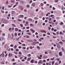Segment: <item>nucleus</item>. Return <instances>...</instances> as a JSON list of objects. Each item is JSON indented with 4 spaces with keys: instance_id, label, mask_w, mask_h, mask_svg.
Masks as SVG:
<instances>
[{
    "instance_id": "nucleus-51",
    "label": "nucleus",
    "mask_w": 65,
    "mask_h": 65,
    "mask_svg": "<svg viewBox=\"0 0 65 65\" xmlns=\"http://www.w3.org/2000/svg\"><path fill=\"white\" fill-rule=\"evenodd\" d=\"M2 35L3 36H5V35L4 34V33H3L2 34Z\"/></svg>"
},
{
    "instance_id": "nucleus-6",
    "label": "nucleus",
    "mask_w": 65,
    "mask_h": 65,
    "mask_svg": "<svg viewBox=\"0 0 65 65\" xmlns=\"http://www.w3.org/2000/svg\"><path fill=\"white\" fill-rule=\"evenodd\" d=\"M30 31H32V33H34L35 32V30H33V29H30Z\"/></svg>"
},
{
    "instance_id": "nucleus-38",
    "label": "nucleus",
    "mask_w": 65,
    "mask_h": 65,
    "mask_svg": "<svg viewBox=\"0 0 65 65\" xmlns=\"http://www.w3.org/2000/svg\"><path fill=\"white\" fill-rule=\"evenodd\" d=\"M55 58L53 57V58H51L50 59V60H54V58Z\"/></svg>"
},
{
    "instance_id": "nucleus-13",
    "label": "nucleus",
    "mask_w": 65,
    "mask_h": 65,
    "mask_svg": "<svg viewBox=\"0 0 65 65\" xmlns=\"http://www.w3.org/2000/svg\"><path fill=\"white\" fill-rule=\"evenodd\" d=\"M31 58H28L27 59V61H30V60H31Z\"/></svg>"
},
{
    "instance_id": "nucleus-57",
    "label": "nucleus",
    "mask_w": 65,
    "mask_h": 65,
    "mask_svg": "<svg viewBox=\"0 0 65 65\" xmlns=\"http://www.w3.org/2000/svg\"><path fill=\"white\" fill-rule=\"evenodd\" d=\"M5 64V63H4V62H2L1 63V64Z\"/></svg>"
},
{
    "instance_id": "nucleus-59",
    "label": "nucleus",
    "mask_w": 65,
    "mask_h": 65,
    "mask_svg": "<svg viewBox=\"0 0 65 65\" xmlns=\"http://www.w3.org/2000/svg\"><path fill=\"white\" fill-rule=\"evenodd\" d=\"M4 8L5 7L4 6L2 8V9L3 10H4Z\"/></svg>"
},
{
    "instance_id": "nucleus-3",
    "label": "nucleus",
    "mask_w": 65,
    "mask_h": 65,
    "mask_svg": "<svg viewBox=\"0 0 65 65\" xmlns=\"http://www.w3.org/2000/svg\"><path fill=\"white\" fill-rule=\"evenodd\" d=\"M56 45H57V47H58V48H59L60 47V45L59 44L56 43Z\"/></svg>"
},
{
    "instance_id": "nucleus-25",
    "label": "nucleus",
    "mask_w": 65,
    "mask_h": 65,
    "mask_svg": "<svg viewBox=\"0 0 65 65\" xmlns=\"http://www.w3.org/2000/svg\"><path fill=\"white\" fill-rule=\"evenodd\" d=\"M3 57H4V56H5V55H4V52H3Z\"/></svg>"
},
{
    "instance_id": "nucleus-40",
    "label": "nucleus",
    "mask_w": 65,
    "mask_h": 65,
    "mask_svg": "<svg viewBox=\"0 0 65 65\" xmlns=\"http://www.w3.org/2000/svg\"><path fill=\"white\" fill-rule=\"evenodd\" d=\"M8 7L9 8H10V7H11V6L10 5H8Z\"/></svg>"
},
{
    "instance_id": "nucleus-26",
    "label": "nucleus",
    "mask_w": 65,
    "mask_h": 65,
    "mask_svg": "<svg viewBox=\"0 0 65 65\" xmlns=\"http://www.w3.org/2000/svg\"><path fill=\"white\" fill-rule=\"evenodd\" d=\"M20 26L21 27H23V25L22 24H20Z\"/></svg>"
},
{
    "instance_id": "nucleus-55",
    "label": "nucleus",
    "mask_w": 65,
    "mask_h": 65,
    "mask_svg": "<svg viewBox=\"0 0 65 65\" xmlns=\"http://www.w3.org/2000/svg\"><path fill=\"white\" fill-rule=\"evenodd\" d=\"M30 26H32V27H33V26L34 25H33L32 24H31L30 25Z\"/></svg>"
},
{
    "instance_id": "nucleus-43",
    "label": "nucleus",
    "mask_w": 65,
    "mask_h": 65,
    "mask_svg": "<svg viewBox=\"0 0 65 65\" xmlns=\"http://www.w3.org/2000/svg\"><path fill=\"white\" fill-rule=\"evenodd\" d=\"M14 53L15 54H18V53L17 52H16V51H15L14 52Z\"/></svg>"
},
{
    "instance_id": "nucleus-52",
    "label": "nucleus",
    "mask_w": 65,
    "mask_h": 65,
    "mask_svg": "<svg viewBox=\"0 0 65 65\" xmlns=\"http://www.w3.org/2000/svg\"><path fill=\"white\" fill-rule=\"evenodd\" d=\"M19 3V2H17L16 3V5H18V4Z\"/></svg>"
},
{
    "instance_id": "nucleus-34",
    "label": "nucleus",
    "mask_w": 65,
    "mask_h": 65,
    "mask_svg": "<svg viewBox=\"0 0 65 65\" xmlns=\"http://www.w3.org/2000/svg\"><path fill=\"white\" fill-rule=\"evenodd\" d=\"M39 46H41L42 45V43H39Z\"/></svg>"
},
{
    "instance_id": "nucleus-49",
    "label": "nucleus",
    "mask_w": 65,
    "mask_h": 65,
    "mask_svg": "<svg viewBox=\"0 0 65 65\" xmlns=\"http://www.w3.org/2000/svg\"><path fill=\"white\" fill-rule=\"evenodd\" d=\"M61 50L63 51H64V48L63 47L61 48Z\"/></svg>"
},
{
    "instance_id": "nucleus-22",
    "label": "nucleus",
    "mask_w": 65,
    "mask_h": 65,
    "mask_svg": "<svg viewBox=\"0 0 65 65\" xmlns=\"http://www.w3.org/2000/svg\"><path fill=\"white\" fill-rule=\"evenodd\" d=\"M60 25L61 26H62V25L63 24V23L62 22H61L60 23Z\"/></svg>"
},
{
    "instance_id": "nucleus-2",
    "label": "nucleus",
    "mask_w": 65,
    "mask_h": 65,
    "mask_svg": "<svg viewBox=\"0 0 65 65\" xmlns=\"http://www.w3.org/2000/svg\"><path fill=\"white\" fill-rule=\"evenodd\" d=\"M43 63V62L42 61V60H40L38 62V64H42V63Z\"/></svg>"
},
{
    "instance_id": "nucleus-50",
    "label": "nucleus",
    "mask_w": 65,
    "mask_h": 65,
    "mask_svg": "<svg viewBox=\"0 0 65 65\" xmlns=\"http://www.w3.org/2000/svg\"><path fill=\"white\" fill-rule=\"evenodd\" d=\"M31 56V54H29L28 55V57H30Z\"/></svg>"
},
{
    "instance_id": "nucleus-37",
    "label": "nucleus",
    "mask_w": 65,
    "mask_h": 65,
    "mask_svg": "<svg viewBox=\"0 0 65 65\" xmlns=\"http://www.w3.org/2000/svg\"><path fill=\"white\" fill-rule=\"evenodd\" d=\"M28 42H31L32 41H33L32 40H28Z\"/></svg>"
},
{
    "instance_id": "nucleus-4",
    "label": "nucleus",
    "mask_w": 65,
    "mask_h": 65,
    "mask_svg": "<svg viewBox=\"0 0 65 65\" xmlns=\"http://www.w3.org/2000/svg\"><path fill=\"white\" fill-rule=\"evenodd\" d=\"M59 55L60 56H61L62 55V52H59Z\"/></svg>"
},
{
    "instance_id": "nucleus-35",
    "label": "nucleus",
    "mask_w": 65,
    "mask_h": 65,
    "mask_svg": "<svg viewBox=\"0 0 65 65\" xmlns=\"http://www.w3.org/2000/svg\"><path fill=\"white\" fill-rule=\"evenodd\" d=\"M29 48L30 49H31V50L33 49V47L31 46H30V47H29Z\"/></svg>"
},
{
    "instance_id": "nucleus-32",
    "label": "nucleus",
    "mask_w": 65,
    "mask_h": 65,
    "mask_svg": "<svg viewBox=\"0 0 65 65\" xmlns=\"http://www.w3.org/2000/svg\"><path fill=\"white\" fill-rule=\"evenodd\" d=\"M52 64L53 65L55 64V61H53L52 62Z\"/></svg>"
},
{
    "instance_id": "nucleus-11",
    "label": "nucleus",
    "mask_w": 65,
    "mask_h": 65,
    "mask_svg": "<svg viewBox=\"0 0 65 65\" xmlns=\"http://www.w3.org/2000/svg\"><path fill=\"white\" fill-rule=\"evenodd\" d=\"M31 63H33V62H34V59H32L31 60Z\"/></svg>"
},
{
    "instance_id": "nucleus-61",
    "label": "nucleus",
    "mask_w": 65,
    "mask_h": 65,
    "mask_svg": "<svg viewBox=\"0 0 65 65\" xmlns=\"http://www.w3.org/2000/svg\"><path fill=\"white\" fill-rule=\"evenodd\" d=\"M26 7H30V6L29 5H27Z\"/></svg>"
},
{
    "instance_id": "nucleus-58",
    "label": "nucleus",
    "mask_w": 65,
    "mask_h": 65,
    "mask_svg": "<svg viewBox=\"0 0 65 65\" xmlns=\"http://www.w3.org/2000/svg\"><path fill=\"white\" fill-rule=\"evenodd\" d=\"M55 65H58V63H55Z\"/></svg>"
},
{
    "instance_id": "nucleus-20",
    "label": "nucleus",
    "mask_w": 65,
    "mask_h": 65,
    "mask_svg": "<svg viewBox=\"0 0 65 65\" xmlns=\"http://www.w3.org/2000/svg\"><path fill=\"white\" fill-rule=\"evenodd\" d=\"M28 20L29 21H31L32 20V19L31 18H29Z\"/></svg>"
},
{
    "instance_id": "nucleus-15",
    "label": "nucleus",
    "mask_w": 65,
    "mask_h": 65,
    "mask_svg": "<svg viewBox=\"0 0 65 65\" xmlns=\"http://www.w3.org/2000/svg\"><path fill=\"white\" fill-rule=\"evenodd\" d=\"M20 38H21V36H20L19 37V38H17L16 39V40H18L20 39Z\"/></svg>"
},
{
    "instance_id": "nucleus-46",
    "label": "nucleus",
    "mask_w": 65,
    "mask_h": 65,
    "mask_svg": "<svg viewBox=\"0 0 65 65\" xmlns=\"http://www.w3.org/2000/svg\"><path fill=\"white\" fill-rule=\"evenodd\" d=\"M45 54H48V53L46 52H45Z\"/></svg>"
},
{
    "instance_id": "nucleus-56",
    "label": "nucleus",
    "mask_w": 65,
    "mask_h": 65,
    "mask_svg": "<svg viewBox=\"0 0 65 65\" xmlns=\"http://www.w3.org/2000/svg\"><path fill=\"white\" fill-rule=\"evenodd\" d=\"M4 26V24H3L2 25V27H3Z\"/></svg>"
},
{
    "instance_id": "nucleus-47",
    "label": "nucleus",
    "mask_w": 65,
    "mask_h": 65,
    "mask_svg": "<svg viewBox=\"0 0 65 65\" xmlns=\"http://www.w3.org/2000/svg\"><path fill=\"white\" fill-rule=\"evenodd\" d=\"M38 11V9H37L36 10V12H37V11Z\"/></svg>"
},
{
    "instance_id": "nucleus-30",
    "label": "nucleus",
    "mask_w": 65,
    "mask_h": 65,
    "mask_svg": "<svg viewBox=\"0 0 65 65\" xmlns=\"http://www.w3.org/2000/svg\"><path fill=\"white\" fill-rule=\"evenodd\" d=\"M17 47V46L16 45H15L14 46V48H16Z\"/></svg>"
},
{
    "instance_id": "nucleus-1",
    "label": "nucleus",
    "mask_w": 65,
    "mask_h": 65,
    "mask_svg": "<svg viewBox=\"0 0 65 65\" xmlns=\"http://www.w3.org/2000/svg\"><path fill=\"white\" fill-rule=\"evenodd\" d=\"M2 22L4 24H7L8 23V20H6L5 19H2Z\"/></svg>"
},
{
    "instance_id": "nucleus-9",
    "label": "nucleus",
    "mask_w": 65,
    "mask_h": 65,
    "mask_svg": "<svg viewBox=\"0 0 65 65\" xmlns=\"http://www.w3.org/2000/svg\"><path fill=\"white\" fill-rule=\"evenodd\" d=\"M18 35V34L17 32H15L14 34V36H17Z\"/></svg>"
},
{
    "instance_id": "nucleus-21",
    "label": "nucleus",
    "mask_w": 65,
    "mask_h": 65,
    "mask_svg": "<svg viewBox=\"0 0 65 65\" xmlns=\"http://www.w3.org/2000/svg\"><path fill=\"white\" fill-rule=\"evenodd\" d=\"M12 14H14L15 13V12L14 11H13L12 12Z\"/></svg>"
},
{
    "instance_id": "nucleus-18",
    "label": "nucleus",
    "mask_w": 65,
    "mask_h": 65,
    "mask_svg": "<svg viewBox=\"0 0 65 65\" xmlns=\"http://www.w3.org/2000/svg\"><path fill=\"white\" fill-rule=\"evenodd\" d=\"M20 9H21V10L23 9V8L22 7H20Z\"/></svg>"
},
{
    "instance_id": "nucleus-45",
    "label": "nucleus",
    "mask_w": 65,
    "mask_h": 65,
    "mask_svg": "<svg viewBox=\"0 0 65 65\" xmlns=\"http://www.w3.org/2000/svg\"><path fill=\"white\" fill-rule=\"evenodd\" d=\"M32 1H31V0L29 2L30 4H31V3H32Z\"/></svg>"
},
{
    "instance_id": "nucleus-23",
    "label": "nucleus",
    "mask_w": 65,
    "mask_h": 65,
    "mask_svg": "<svg viewBox=\"0 0 65 65\" xmlns=\"http://www.w3.org/2000/svg\"><path fill=\"white\" fill-rule=\"evenodd\" d=\"M43 5H44V4H43L42 3H41V6H43Z\"/></svg>"
},
{
    "instance_id": "nucleus-63",
    "label": "nucleus",
    "mask_w": 65,
    "mask_h": 65,
    "mask_svg": "<svg viewBox=\"0 0 65 65\" xmlns=\"http://www.w3.org/2000/svg\"><path fill=\"white\" fill-rule=\"evenodd\" d=\"M35 20H38V18L37 17H35Z\"/></svg>"
},
{
    "instance_id": "nucleus-36",
    "label": "nucleus",
    "mask_w": 65,
    "mask_h": 65,
    "mask_svg": "<svg viewBox=\"0 0 65 65\" xmlns=\"http://www.w3.org/2000/svg\"><path fill=\"white\" fill-rule=\"evenodd\" d=\"M43 32H44V33H46V31L44 30H43Z\"/></svg>"
},
{
    "instance_id": "nucleus-27",
    "label": "nucleus",
    "mask_w": 65,
    "mask_h": 65,
    "mask_svg": "<svg viewBox=\"0 0 65 65\" xmlns=\"http://www.w3.org/2000/svg\"><path fill=\"white\" fill-rule=\"evenodd\" d=\"M20 17L21 18H23L24 17V16L23 15H20Z\"/></svg>"
},
{
    "instance_id": "nucleus-7",
    "label": "nucleus",
    "mask_w": 65,
    "mask_h": 65,
    "mask_svg": "<svg viewBox=\"0 0 65 65\" xmlns=\"http://www.w3.org/2000/svg\"><path fill=\"white\" fill-rule=\"evenodd\" d=\"M31 5H32V6H34V7L35 6V3H32L31 4Z\"/></svg>"
},
{
    "instance_id": "nucleus-14",
    "label": "nucleus",
    "mask_w": 65,
    "mask_h": 65,
    "mask_svg": "<svg viewBox=\"0 0 65 65\" xmlns=\"http://www.w3.org/2000/svg\"><path fill=\"white\" fill-rule=\"evenodd\" d=\"M21 2V3L22 4H24V1H21V2Z\"/></svg>"
},
{
    "instance_id": "nucleus-62",
    "label": "nucleus",
    "mask_w": 65,
    "mask_h": 65,
    "mask_svg": "<svg viewBox=\"0 0 65 65\" xmlns=\"http://www.w3.org/2000/svg\"><path fill=\"white\" fill-rule=\"evenodd\" d=\"M35 34L36 35H38V32H36L35 33Z\"/></svg>"
},
{
    "instance_id": "nucleus-53",
    "label": "nucleus",
    "mask_w": 65,
    "mask_h": 65,
    "mask_svg": "<svg viewBox=\"0 0 65 65\" xmlns=\"http://www.w3.org/2000/svg\"><path fill=\"white\" fill-rule=\"evenodd\" d=\"M53 10H55V9H56V8H55L54 7H53Z\"/></svg>"
},
{
    "instance_id": "nucleus-19",
    "label": "nucleus",
    "mask_w": 65,
    "mask_h": 65,
    "mask_svg": "<svg viewBox=\"0 0 65 65\" xmlns=\"http://www.w3.org/2000/svg\"><path fill=\"white\" fill-rule=\"evenodd\" d=\"M7 47V44H6L5 45V48H6Z\"/></svg>"
},
{
    "instance_id": "nucleus-41",
    "label": "nucleus",
    "mask_w": 65,
    "mask_h": 65,
    "mask_svg": "<svg viewBox=\"0 0 65 65\" xmlns=\"http://www.w3.org/2000/svg\"><path fill=\"white\" fill-rule=\"evenodd\" d=\"M19 54L20 55H22V52H19Z\"/></svg>"
},
{
    "instance_id": "nucleus-16",
    "label": "nucleus",
    "mask_w": 65,
    "mask_h": 65,
    "mask_svg": "<svg viewBox=\"0 0 65 65\" xmlns=\"http://www.w3.org/2000/svg\"><path fill=\"white\" fill-rule=\"evenodd\" d=\"M59 1V0H55V2L56 3H57V2H58Z\"/></svg>"
},
{
    "instance_id": "nucleus-31",
    "label": "nucleus",
    "mask_w": 65,
    "mask_h": 65,
    "mask_svg": "<svg viewBox=\"0 0 65 65\" xmlns=\"http://www.w3.org/2000/svg\"><path fill=\"white\" fill-rule=\"evenodd\" d=\"M26 37L27 38H29V36H26Z\"/></svg>"
},
{
    "instance_id": "nucleus-8",
    "label": "nucleus",
    "mask_w": 65,
    "mask_h": 65,
    "mask_svg": "<svg viewBox=\"0 0 65 65\" xmlns=\"http://www.w3.org/2000/svg\"><path fill=\"white\" fill-rule=\"evenodd\" d=\"M59 34L60 35H64V34H63L62 31H60V32Z\"/></svg>"
},
{
    "instance_id": "nucleus-28",
    "label": "nucleus",
    "mask_w": 65,
    "mask_h": 65,
    "mask_svg": "<svg viewBox=\"0 0 65 65\" xmlns=\"http://www.w3.org/2000/svg\"><path fill=\"white\" fill-rule=\"evenodd\" d=\"M11 30H12V29H11V28H10L9 29V31H10Z\"/></svg>"
},
{
    "instance_id": "nucleus-33",
    "label": "nucleus",
    "mask_w": 65,
    "mask_h": 65,
    "mask_svg": "<svg viewBox=\"0 0 65 65\" xmlns=\"http://www.w3.org/2000/svg\"><path fill=\"white\" fill-rule=\"evenodd\" d=\"M59 43H60V44H63V42H61V41H60L59 42Z\"/></svg>"
},
{
    "instance_id": "nucleus-39",
    "label": "nucleus",
    "mask_w": 65,
    "mask_h": 65,
    "mask_svg": "<svg viewBox=\"0 0 65 65\" xmlns=\"http://www.w3.org/2000/svg\"><path fill=\"white\" fill-rule=\"evenodd\" d=\"M22 46H26V44H22Z\"/></svg>"
},
{
    "instance_id": "nucleus-24",
    "label": "nucleus",
    "mask_w": 65,
    "mask_h": 65,
    "mask_svg": "<svg viewBox=\"0 0 65 65\" xmlns=\"http://www.w3.org/2000/svg\"><path fill=\"white\" fill-rule=\"evenodd\" d=\"M12 26H14V27H16V26H15V24H12Z\"/></svg>"
},
{
    "instance_id": "nucleus-29",
    "label": "nucleus",
    "mask_w": 65,
    "mask_h": 65,
    "mask_svg": "<svg viewBox=\"0 0 65 65\" xmlns=\"http://www.w3.org/2000/svg\"><path fill=\"white\" fill-rule=\"evenodd\" d=\"M16 6H17L16 5H14L13 7V8H14Z\"/></svg>"
},
{
    "instance_id": "nucleus-5",
    "label": "nucleus",
    "mask_w": 65,
    "mask_h": 65,
    "mask_svg": "<svg viewBox=\"0 0 65 65\" xmlns=\"http://www.w3.org/2000/svg\"><path fill=\"white\" fill-rule=\"evenodd\" d=\"M8 56L9 57H11L12 56V54L11 53H9L8 54Z\"/></svg>"
},
{
    "instance_id": "nucleus-54",
    "label": "nucleus",
    "mask_w": 65,
    "mask_h": 65,
    "mask_svg": "<svg viewBox=\"0 0 65 65\" xmlns=\"http://www.w3.org/2000/svg\"><path fill=\"white\" fill-rule=\"evenodd\" d=\"M11 39H12L13 40H15V39H14V38H13V37H12V38Z\"/></svg>"
},
{
    "instance_id": "nucleus-17",
    "label": "nucleus",
    "mask_w": 65,
    "mask_h": 65,
    "mask_svg": "<svg viewBox=\"0 0 65 65\" xmlns=\"http://www.w3.org/2000/svg\"><path fill=\"white\" fill-rule=\"evenodd\" d=\"M37 47V48L39 50H40V47H39V46H38Z\"/></svg>"
},
{
    "instance_id": "nucleus-64",
    "label": "nucleus",
    "mask_w": 65,
    "mask_h": 65,
    "mask_svg": "<svg viewBox=\"0 0 65 65\" xmlns=\"http://www.w3.org/2000/svg\"><path fill=\"white\" fill-rule=\"evenodd\" d=\"M26 29H29V27L28 26L27 27Z\"/></svg>"
},
{
    "instance_id": "nucleus-44",
    "label": "nucleus",
    "mask_w": 65,
    "mask_h": 65,
    "mask_svg": "<svg viewBox=\"0 0 65 65\" xmlns=\"http://www.w3.org/2000/svg\"><path fill=\"white\" fill-rule=\"evenodd\" d=\"M19 49H16V52H19Z\"/></svg>"
},
{
    "instance_id": "nucleus-12",
    "label": "nucleus",
    "mask_w": 65,
    "mask_h": 65,
    "mask_svg": "<svg viewBox=\"0 0 65 65\" xmlns=\"http://www.w3.org/2000/svg\"><path fill=\"white\" fill-rule=\"evenodd\" d=\"M60 60V58H58L56 59V60H57L58 61H59Z\"/></svg>"
},
{
    "instance_id": "nucleus-10",
    "label": "nucleus",
    "mask_w": 65,
    "mask_h": 65,
    "mask_svg": "<svg viewBox=\"0 0 65 65\" xmlns=\"http://www.w3.org/2000/svg\"><path fill=\"white\" fill-rule=\"evenodd\" d=\"M15 30L16 31H18V30H19V29H18V28H15Z\"/></svg>"
},
{
    "instance_id": "nucleus-48",
    "label": "nucleus",
    "mask_w": 65,
    "mask_h": 65,
    "mask_svg": "<svg viewBox=\"0 0 65 65\" xmlns=\"http://www.w3.org/2000/svg\"><path fill=\"white\" fill-rule=\"evenodd\" d=\"M10 46H11V47H13V45L12 44H11L10 45Z\"/></svg>"
},
{
    "instance_id": "nucleus-42",
    "label": "nucleus",
    "mask_w": 65,
    "mask_h": 65,
    "mask_svg": "<svg viewBox=\"0 0 65 65\" xmlns=\"http://www.w3.org/2000/svg\"><path fill=\"white\" fill-rule=\"evenodd\" d=\"M18 22H21V20L20 19H18Z\"/></svg>"
},
{
    "instance_id": "nucleus-60",
    "label": "nucleus",
    "mask_w": 65,
    "mask_h": 65,
    "mask_svg": "<svg viewBox=\"0 0 65 65\" xmlns=\"http://www.w3.org/2000/svg\"><path fill=\"white\" fill-rule=\"evenodd\" d=\"M13 65H16V63H15V62L13 63Z\"/></svg>"
}]
</instances>
